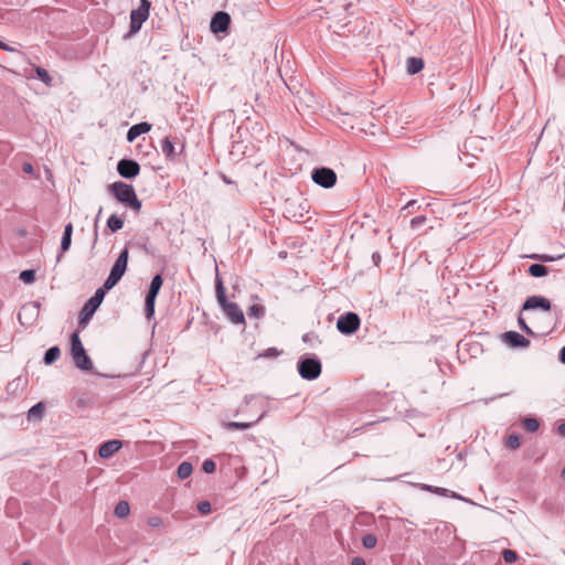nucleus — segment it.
<instances>
[{"mask_svg": "<svg viewBox=\"0 0 565 565\" xmlns=\"http://www.w3.org/2000/svg\"><path fill=\"white\" fill-rule=\"evenodd\" d=\"M215 290H216V298L220 303V306L223 309V312L225 313L226 318L232 321L235 324H241L245 322V317L243 310L239 308V306L236 302H231L226 298L225 294V287L223 285L222 279L220 278L218 274H216L215 278Z\"/></svg>", "mask_w": 565, "mask_h": 565, "instance_id": "1", "label": "nucleus"}, {"mask_svg": "<svg viewBox=\"0 0 565 565\" xmlns=\"http://www.w3.org/2000/svg\"><path fill=\"white\" fill-rule=\"evenodd\" d=\"M109 190L113 192L114 196L121 203L129 206L132 211H140L141 201L137 198L135 189L131 184L116 181L110 184Z\"/></svg>", "mask_w": 565, "mask_h": 565, "instance_id": "2", "label": "nucleus"}, {"mask_svg": "<svg viewBox=\"0 0 565 565\" xmlns=\"http://www.w3.org/2000/svg\"><path fill=\"white\" fill-rule=\"evenodd\" d=\"M71 354L76 367L83 371H92L94 367L92 359L86 353V350L79 339L77 332L71 335Z\"/></svg>", "mask_w": 565, "mask_h": 565, "instance_id": "3", "label": "nucleus"}, {"mask_svg": "<svg viewBox=\"0 0 565 565\" xmlns=\"http://www.w3.org/2000/svg\"><path fill=\"white\" fill-rule=\"evenodd\" d=\"M128 258H129V252H128V248L125 247L120 252L118 258L116 259L115 264L113 265V267L110 269L108 277L104 281L103 287L105 289L110 290L119 282V280L122 278V276L125 275V273L127 270Z\"/></svg>", "mask_w": 565, "mask_h": 565, "instance_id": "4", "label": "nucleus"}, {"mask_svg": "<svg viewBox=\"0 0 565 565\" xmlns=\"http://www.w3.org/2000/svg\"><path fill=\"white\" fill-rule=\"evenodd\" d=\"M297 370L303 380L313 381L320 376L322 364L316 355H303L297 363Z\"/></svg>", "mask_w": 565, "mask_h": 565, "instance_id": "5", "label": "nucleus"}, {"mask_svg": "<svg viewBox=\"0 0 565 565\" xmlns=\"http://www.w3.org/2000/svg\"><path fill=\"white\" fill-rule=\"evenodd\" d=\"M150 7L151 2L149 0H140L139 8L130 12V30L129 33L125 35V39L136 34L141 29L142 24L149 18Z\"/></svg>", "mask_w": 565, "mask_h": 565, "instance_id": "6", "label": "nucleus"}, {"mask_svg": "<svg viewBox=\"0 0 565 565\" xmlns=\"http://www.w3.org/2000/svg\"><path fill=\"white\" fill-rule=\"evenodd\" d=\"M106 291L108 290L104 287L98 288L95 294L85 302L79 312V324L86 323L93 317L98 307L102 305Z\"/></svg>", "mask_w": 565, "mask_h": 565, "instance_id": "7", "label": "nucleus"}, {"mask_svg": "<svg viewBox=\"0 0 565 565\" xmlns=\"http://www.w3.org/2000/svg\"><path fill=\"white\" fill-rule=\"evenodd\" d=\"M361 319L355 312H347L339 317L337 321V329L344 335H351L360 328Z\"/></svg>", "mask_w": 565, "mask_h": 565, "instance_id": "8", "label": "nucleus"}, {"mask_svg": "<svg viewBox=\"0 0 565 565\" xmlns=\"http://www.w3.org/2000/svg\"><path fill=\"white\" fill-rule=\"evenodd\" d=\"M311 179L319 186L330 189L337 183V173L331 168H315L311 172Z\"/></svg>", "mask_w": 565, "mask_h": 565, "instance_id": "9", "label": "nucleus"}, {"mask_svg": "<svg viewBox=\"0 0 565 565\" xmlns=\"http://www.w3.org/2000/svg\"><path fill=\"white\" fill-rule=\"evenodd\" d=\"M117 172L125 179H134L140 172V164L132 159H121L117 163Z\"/></svg>", "mask_w": 565, "mask_h": 565, "instance_id": "10", "label": "nucleus"}, {"mask_svg": "<svg viewBox=\"0 0 565 565\" xmlns=\"http://www.w3.org/2000/svg\"><path fill=\"white\" fill-rule=\"evenodd\" d=\"M231 23V17L225 11L214 13L211 19L210 29L214 34L226 32Z\"/></svg>", "mask_w": 565, "mask_h": 565, "instance_id": "11", "label": "nucleus"}, {"mask_svg": "<svg viewBox=\"0 0 565 565\" xmlns=\"http://www.w3.org/2000/svg\"><path fill=\"white\" fill-rule=\"evenodd\" d=\"M540 309L542 311H550L552 303L550 299L543 296H530L522 305V311Z\"/></svg>", "mask_w": 565, "mask_h": 565, "instance_id": "12", "label": "nucleus"}, {"mask_svg": "<svg viewBox=\"0 0 565 565\" xmlns=\"http://www.w3.org/2000/svg\"><path fill=\"white\" fill-rule=\"evenodd\" d=\"M503 342L510 348H526L530 345V340L516 331H507L502 334Z\"/></svg>", "mask_w": 565, "mask_h": 565, "instance_id": "13", "label": "nucleus"}, {"mask_svg": "<svg viewBox=\"0 0 565 565\" xmlns=\"http://www.w3.org/2000/svg\"><path fill=\"white\" fill-rule=\"evenodd\" d=\"M122 446L118 439L108 440L99 446L98 454L102 458H109L117 452Z\"/></svg>", "mask_w": 565, "mask_h": 565, "instance_id": "14", "label": "nucleus"}, {"mask_svg": "<svg viewBox=\"0 0 565 565\" xmlns=\"http://www.w3.org/2000/svg\"><path fill=\"white\" fill-rule=\"evenodd\" d=\"M151 127H152L151 124H149L147 121H142V122L131 126L127 132V140L129 142H132L140 135L150 131Z\"/></svg>", "mask_w": 565, "mask_h": 565, "instance_id": "15", "label": "nucleus"}, {"mask_svg": "<svg viewBox=\"0 0 565 565\" xmlns=\"http://www.w3.org/2000/svg\"><path fill=\"white\" fill-rule=\"evenodd\" d=\"M161 150L164 157L170 161H175L178 152L175 151L174 142L171 137H166L161 142Z\"/></svg>", "mask_w": 565, "mask_h": 565, "instance_id": "16", "label": "nucleus"}, {"mask_svg": "<svg viewBox=\"0 0 565 565\" xmlns=\"http://www.w3.org/2000/svg\"><path fill=\"white\" fill-rule=\"evenodd\" d=\"M425 66L424 60L422 57H408L406 61V71L409 75H415L419 73Z\"/></svg>", "mask_w": 565, "mask_h": 565, "instance_id": "17", "label": "nucleus"}, {"mask_svg": "<svg viewBox=\"0 0 565 565\" xmlns=\"http://www.w3.org/2000/svg\"><path fill=\"white\" fill-rule=\"evenodd\" d=\"M264 416H265V413H262L256 419L250 420V422H228L225 424V427L231 430L247 429V428L252 427L254 424L258 423Z\"/></svg>", "mask_w": 565, "mask_h": 565, "instance_id": "18", "label": "nucleus"}, {"mask_svg": "<svg viewBox=\"0 0 565 565\" xmlns=\"http://www.w3.org/2000/svg\"><path fill=\"white\" fill-rule=\"evenodd\" d=\"M162 285H163L162 276L160 274L154 275L150 281V286H149L147 295L157 297L158 294L160 292Z\"/></svg>", "mask_w": 565, "mask_h": 565, "instance_id": "19", "label": "nucleus"}, {"mask_svg": "<svg viewBox=\"0 0 565 565\" xmlns=\"http://www.w3.org/2000/svg\"><path fill=\"white\" fill-rule=\"evenodd\" d=\"M61 356V349L57 345L51 347L44 354L43 362L51 365L56 362Z\"/></svg>", "mask_w": 565, "mask_h": 565, "instance_id": "20", "label": "nucleus"}, {"mask_svg": "<svg viewBox=\"0 0 565 565\" xmlns=\"http://www.w3.org/2000/svg\"><path fill=\"white\" fill-rule=\"evenodd\" d=\"M129 513H130V505L126 500H121L116 504L114 514L117 518H120V519L126 518L129 515Z\"/></svg>", "mask_w": 565, "mask_h": 565, "instance_id": "21", "label": "nucleus"}, {"mask_svg": "<svg viewBox=\"0 0 565 565\" xmlns=\"http://www.w3.org/2000/svg\"><path fill=\"white\" fill-rule=\"evenodd\" d=\"M156 299H157V297L146 295L145 311H146V318L148 320L152 319L154 316Z\"/></svg>", "mask_w": 565, "mask_h": 565, "instance_id": "22", "label": "nucleus"}, {"mask_svg": "<svg viewBox=\"0 0 565 565\" xmlns=\"http://www.w3.org/2000/svg\"><path fill=\"white\" fill-rule=\"evenodd\" d=\"M107 227L115 233L124 227V220L116 214H111L107 220Z\"/></svg>", "mask_w": 565, "mask_h": 565, "instance_id": "23", "label": "nucleus"}, {"mask_svg": "<svg viewBox=\"0 0 565 565\" xmlns=\"http://www.w3.org/2000/svg\"><path fill=\"white\" fill-rule=\"evenodd\" d=\"M44 414V404L42 402L33 405L28 412V419H41Z\"/></svg>", "mask_w": 565, "mask_h": 565, "instance_id": "24", "label": "nucleus"}, {"mask_svg": "<svg viewBox=\"0 0 565 565\" xmlns=\"http://www.w3.org/2000/svg\"><path fill=\"white\" fill-rule=\"evenodd\" d=\"M529 274L533 277H544L548 274V268L542 264H532L529 269Z\"/></svg>", "mask_w": 565, "mask_h": 565, "instance_id": "25", "label": "nucleus"}, {"mask_svg": "<svg viewBox=\"0 0 565 565\" xmlns=\"http://www.w3.org/2000/svg\"><path fill=\"white\" fill-rule=\"evenodd\" d=\"M35 73H36L38 78L41 82H43L46 86L53 85V78L45 68H43L41 66H36Z\"/></svg>", "mask_w": 565, "mask_h": 565, "instance_id": "26", "label": "nucleus"}, {"mask_svg": "<svg viewBox=\"0 0 565 565\" xmlns=\"http://www.w3.org/2000/svg\"><path fill=\"white\" fill-rule=\"evenodd\" d=\"M177 473L180 479L190 477L192 473V465L188 461L181 462L177 469Z\"/></svg>", "mask_w": 565, "mask_h": 565, "instance_id": "27", "label": "nucleus"}, {"mask_svg": "<svg viewBox=\"0 0 565 565\" xmlns=\"http://www.w3.org/2000/svg\"><path fill=\"white\" fill-rule=\"evenodd\" d=\"M521 445V437L518 434H510L505 438V446L512 450H515Z\"/></svg>", "mask_w": 565, "mask_h": 565, "instance_id": "28", "label": "nucleus"}, {"mask_svg": "<svg viewBox=\"0 0 565 565\" xmlns=\"http://www.w3.org/2000/svg\"><path fill=\"white\" fill-rule=\"evenodd\" d=\"M523 427L525 430L534 433L539 429L540 423L534 417H526L523 419Z\"/></svg>", "mask_w": 565, "mask_h": 565, "instance_id": "29", "label": "nucleus"}, {"mask_svg": "<svg viewBox=\"0 0 565 565\" xmlns=\"http://www.w3.org/2000/svg\"><path fill=\"white\" fill-rule=\"evenodd\" d=\"M247 315L249 317L262 318L265 316V308L262 305H252L248 308Z\"/></svg>", "mask_w": 565, "mask_h": 565, "instance_id": "30", "label": "nucleus"}, {"mask_svg": "<svg viewBox=\"0 0 565 565\" xmlns=\"http://www.w3.org/2000/svg\"><path fill=\"white\" fill-rule=\"evenodd\" d=\"M554 71H555V74H556L558 77H562V78H564V77H565V56H559V57L556 60Z\"/></svg>", "mask_w": 565, "mask_h": 565, "instance_id": "31", "label": "nucleus"}, {"mask_svg": "<svg viewBox=\"0 0 565 565\" xmlns=\"http://www.w3.org/2000/svg\"><path fill=\"white\" fill-rule=\"evenodd\" d=\"M20 279L25 284H32L35 280V271L33 269H25L20 273Z\"/></svg>", "mask_w": 565, "mask_h": 565, "instance_id": "32", "label": "nucleus"}, {"mask_svg": "<svg viewBox=\"0 0 565 565\" xmlns=\"http://www.w3.org/2000/svg\"><path fill=\"white\" fill-rule=\"evenodd\" d=\"M377 543V537L374 534H365L362 537V544L365 548H373Z\"/></svg>", "mask_w": 565, "mask_h": 565, "instance_id": "33", "label": "nucleus"}, {"mask_svg": "<svg viewBox=\"0 0 565 565\" xmlns=\"http://www.w3.org/2000/svg\"><path fill=\"white\" fill-rule=\"evenodd\" d=\"M502 557L505 563L513 564L518 559V554L512 550H503Z\"/></svg>", "mask_w": 565, "mask_h": 565, "instance_id": "34", "label": "nucleus"}, {"mask_svg": "<svg viewBox=\"0 0 565 565\" xmlns=\"http://www.w3.org/2000/svg\"><path fill=\"white\" fill-rule=\"evenodd\" d=\"M147 524L150 527L158 529L163 525V521L159 515H151L147 519Z\"/></svg>", "mask_w": 565, "mask_h": 565, "instance_id": "35", "label": "nucleus"}, {"mask_svg": "<svg viewBox=\"0 0 565 565\" xmlns=\"http://www.w3.org/2000/svg\"><path fill=\"white\" fill-rule=\"evenodd\" d=\"M426 223V216L425 215H418L411 220V227L413 230H416L424 225Z\"/></svg>", "mask_w": 565, "mask_h": 565, "instance_id": "36", "label": "nucleus"}, {"mask_svg": "<svg viewBox=\"0 0 565 565\" xmlns=\"http://www.w3.org/2000/svg\"><path fill=\"white\" fill-rule=\"evenodd\" d=\"M216 465L212 459H205L202 463V469L205 473H212L215 471Z\"/></svg>", "mask_w": 565, "mask_h": 565, "instance_id": "37", "label": "nucleus"}, {"mask_svg": "<svg viewBox=\"0 0 565 565\" xmlns=\"http://www.w3.org/2000/svg\"><path fill=\"white\" fill-rule=\"evenodd\" d=\"M198 511L201 514H209L211 512V503L209 501H201L198 503Z\"/></svg>", "mask_w": 565, "mask_h": 565, "instance_id": "38", "label": "nucleus"}, {"mask_svg": "<svg viewBox=\"0 0 565 565\" xmlns=\"http://www.w3.org/2000/svg\"><path fill=\"white\" fill-rule=\"evenodd\" d=\"M71 243H72V236L62 235L61 252L62 253L67 252L71 246Z\"/></svg>", "mask_w": 565, "mask_h": 565, "instance_id": "39", "label": "nucleus"}, {"mask_svg": "<svg viewBox=\"0 0 565 565\" xmlns=\"http://www.w3.org/2000/svg\"><path fill=\"white\" fill-rule=\"evenodd\" d=\"M561 257H562L561 255L554 257V256H551L547 254H541V255H539L537 260L542 262V263H552L556 259H559Z\"/></svg>", "mask_w": 565, "mask_h": 565, "instance_id": "40", "label": "nucleus"}, {"mask_svg": "<svg viewBox=\"0 0 565 565\" xmlns=\"http://www.w3.org/2000/svg\"><path fill=\"white\" fill-rule=\"evenodd\" d=\"M519 327L526 333V334H534L532 329L526 324L524 319L520 316L518 319Z\"/></svg>", "mask_w": 565, "mask_h": 565, "instance_id": "41", "label": "nucleus"}, {"mask_svg": "<svg viewBox=\"0 0 565 565\" xmlns=\"http://www.w3.org/2000/svg\"><path fill=\"white\" fill-rule=\"evenodd\" d=\"M280 354V351H278L276 348H269L265 351L263 354L265 358H274L278 356Z\"/></svg>", "mask_w": 565, "mask_h": 565, "instance_id": "42", "label": "nucleus"}, {"mask_svg": "<svg viewBox=\"0 0 565 565\" xmlns=\"http://www.w3.org/2000/svg\"><path fill=\"white\" fill-rule=\"evenodd\" d=\"M313 340H318V337L312 332L302 335V341L306 343L312 344Z\"/></svg>", "mask_w": 565, "mask_h": 565, "instance_id": "43", "label": "nucleus"}, {"mask_svg": "<svg viewBox=\"0 0 565 565\" xmlns=\"http://www.w3.org/2000/svg\"><path fill=\"white\" fill-rule=\"evenodd\" d=\"M148 242H149V238H148V237H146L143 242H140V241H139V242H137V243H136V245H137L140 249L145 250L146 253H149Z\"/></svg>", "mask_w": 565, "mask_h": 565, "instance_id": "44", "label": "nucleus"}, {"mask_svg": "<svg viewBox=\"0 0 565 565\" xmlns=\"http://www.w3.org/2000/svg\"><path fill=\"white\" fill-rule=\"evenodd\" d=\"M22 171H23L24 173H28V174L33 173V171H34V170H33V166H32V163H30V162H24V163L22 164Z\"/></svg>", "mask_w": 565, "mask_h": 565, "instance_id": "45", "label": "nucleus"}, {"mask_svg": "<svg viewBox=\"0 0 565 565\" xmlns=\"http://www.w3.org/2000/svg\"><path fill=\"white\" fill-rule=\"evenodd\" d=\"M426 489L436 493L445 494L448 490L445 488H433L430 486H426Z\"/></svg>", "mask_w": 565, "mask_h": 565, "instance_id": "46", "label": "nucleus"}, {"mask_svg": "<svg viewBox=\"0 0 565 565\" xmlns=\"http://www.w3.org/2000/svg\"><path fill=\"white\" fill-rule=\"evenodd\" d=\"M72 233H73V225H72V223H68L64 227L63 235L72 236Z\"/></svg>", "mask_w": 565, "mask_h": 565, "instance_id": "47", "label": "nucleus"}, {"mask_svg": "<svg viewBox=\"0 0 565 565\" xmlns=\"http://www.w3.org/2000/svg\"><path fill=\"white\" fill-rule=\"evenodd\" d=\"M372 260L377 266L381 262V255L380 253L375 252L372 254Z\"/></svg>", "mask_w": 565, "mask_h": 565, "instance_id": "48", "label": "nucleus"}, {"mask_svg": "<svg viewBox=\"0 0 565 565\" xmlns=\"http://www.w3.org/2000/svg\"><path fill=\"white\" fill-rule=\"evenodd\" d=\"M351 565H366L364 559L361 557H354L351 562Z\"/></svg>", "mask_w": 565, "mask_h": 565, "instance_id": "49", "label": "nucleus"}, {"mask_svg": "<svg viewBox=\"0 0 565 565\" xmlns=\"http://www.w3.org/2000/svg\"><path fill=\"white\" fill-rule=\"evenodd\" d=\"M374 424H375V422H367L363 426H361L360 428H356L355 431H363L365 428L371 427Z\"/></svg>", "mask_w": 565, "mask_h": 565, "instance_id": "50", "label": "nucleus"}, {"mask_svg": "<svg viewBox=\"0 0 565 565\" xmlns=\"http://www.w3.org/2000/svg\"><path fill=\"white\" fill-rule=\"evenodd\" d=\"M558 360L565 364V345L559 351Z\"/></svg>", "mask_w": 565, "mask_h": 565, "instance_id": "51", "label": "nucleus"}, {"mask_svg": "<svg viewBox=\"0 0 565 565\" xmlns=\"http://www.w3.org/2000/svg\"><path fill=\"white\" fill-rule=\"evenodd\" d=\"M557 433L565 437V422L557 427Z\"/></svg>", "mask_w": 565, "mask_h": 565, "instance_id": "52", "label": "nucleus"}, {"mask_svg": "<svg viewBox=\"0 0 565 565\" xmlns=\"http://www.w3.org/2000/svg\"><path fill=\"white\" fill-rule=\"evenodd\" d=\"M0 49L4 50L7 52H12L13 51V49L11 46L7 45L1 40H0Z\"/></svg>", "mask_w": 565, "mask_h": 565, "instance_id": "53", "label": "nucleus"}, {"mask_svg": "<svg viewBox=\"0 0 565 565\" xmlns=\"http://www.w3.org/2000/svg\"><path fill=\"white\" fill-rule=\"evenodd\" d=\"M416 204V201L415 200H411L409 202H407V204L403 207L404 210H407V209H413V206Z\"/></svg>", "mask_w": 565, "mask_h": 565, "instance_id": "54", "label": "nucleus"}, {"mask_svg": "<svg viewBox=\"0 0 565 565\" xmlns=\"http://www.w3.org/2000/svg\"><path fill=\"white\" fill-rule=\"evenodd\" d=\"M539 255L540 254H532V255L529 256V258L537 260Z\"/></svg>", "mask_w": 565, "mask_h": 565, "instance_id": "55", "label": "nucleus"}, {"mask_svg": "<svg viewBox=\"0 0 565 565\" xmlns=\"http://www.w3.org/2000/svg\"><path fill=\"white\" fill-rule=\"evenodd\" d=\"M21 565H32L31 561L30 559H25L22 562Z\"/></svg>", "mask_w": 565, "mask_h": 565, "instance_id": "56", "label": "nucleus"}, {"mask_svg": "<svg viewBox=\"0 0 565 565\" xmlns=\"http://www.w3.org/2000/svg\"><path fill=\"white\" fill-rule=\"evenodd\" d=\"M561 478L565 481V467L563 468V470L561 472Z\"/></svg>", "mask_w": 565, "mask_h": 565, "instance_id": "57", "label": "nucleus"}, {"mask_svg": "<svg viewBox=\"0 0 565 565\" xmlns=\"http://www.w3.org/2000/svg\"><path fill=\"white\" fill-rule=\"evenodd\" d=\"M102 211H103V209L100 207L99 211H98L97 217L102 216Z\"/></svg>", "mask_w": 565, "mask_h": 565, "instance_id": "58", "label": "nucleus"}]
</instances>
